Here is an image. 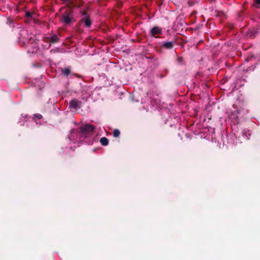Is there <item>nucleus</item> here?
<instances>
[{
  "mask_svg": "<svg viewBox=\"0 0 260 260\" xmlns=\"http://www.w3.org/2000/svg\"><path fill=\"white\" fill-rule=\"evenodd\" d=\"M61 21L66 24H70L75 21L73 11L71 9L67 10L61 14Z\"/></svg>",
  "mask_w": 260,
  "mask_h": 260,
  "instance_id": "nucleus-1",
  "label": "nucleus"
},
{
  "mask_svg": "<svg viewBox=\"0 0 260 260\" xmlns=\"http://www.w3.org/2000/svg\"><path fill=\"white\" fill-rule=\"evenodd\" d=\"M95 129V127L92 125L86 124L80 127V133L82 135H86L90 133L93 132Z\"/></svg>",
  "mask_w": 260,
  "mask_h": 260,
  "instance_id": "nucleus-2",
  "label": "nucleus"
},
{
  "mask_svg": "<svg viewBox=\"0 0 260 260\" xmlns=\"http://www.w3.org/2000/svg\"><path fill=\"white\" fill-rule=\"evenodd\" d=\"M81 14L83 15L81 21L84 23V25L87 27H89L91 25V21L90 19L89 16L85 11H82Z\"/></svg>",
  "mask_w": 260,
  "mask_h": 260,
  "instance_id": "nucleus-3",
  "label": "nucleus"
},
{
  "mask_svg": "<svg viewBox=\"0 0 260 260\" xmlns=\"http://www.w3.org/2000/svg\"><path fill=\"white\" fill-rule=\"evenodd\" d=\"M69 107L74 109H80L81 107V102L77 99H74L70 102Z\"/></svg>",
  "mask_w": 260,
  "mask_h": 260,
  "instance_id": "nucleus-4",
  "label": "nucleus"
},
{
  "mask_svg": "<svg viewBox=\"0 0 260 260\" xmlns=\"http://www.w3.org/2000/svg\"><path fill=\"white\" fill-rule=\"evenodd\" d=\"M151 36L155 37L156 35H161L162 33V29L158 26H154L150 30ZM157 38V37H156Z\"/></svg>",
  "mask_w": 260,
  "mask_h": 260,
  "instance_id": "nucleus-5",
  "label": "nucleus"
},
{
  "mask_svg": "<svg viewBox=\"0 0 260 260\" xmlns=\"http://www.w3.org/2000/svg\"><path fill=\"white\" fill-rule=\"evenodd\" d=\"M174 46L173 42H165L163 43L162 46L167 49H171Z\"/></svg>",
  "mask_w": 260,
  "mask_h": 260,
  "instance_id": "nucleus-6",
  "label": "nucleus"
},
{
  "mask_svg": "<svg viewBox=\"0 0 260 260\" xmlns=\"http://www.w3.org/2000/svg\"><path fill=\"white\" fill-rule=\"evenodd\" d=\"M59 39L56 35H53L50 37V42L51 43H55L59 41Z\"/></svg>",
  "mask_w": 260,
  "mask_h": 260,
  "instance_id": "nucleus-7",
  "label": "nucleus"
},
{
  "mask_svg": "<svg viewBox=\"0 0 260 260\" xmlns=\"http://www.w3.org/2000/svg\"><path fill=\"white\" fill-rule=\"evenodd\" d=\"M61 1L63 2L64 3H67L68 4H67V6L68 8H71V7H75L73 0H61Z\"/></svg>",
  "mask_w": 260,
  "mask_h": 260,
  "instance_id": "nucleus-8",
  "label": "nucleus"
},
{
  "mask_svg": "<svg viewBox=\"0 0 260 260\" xmlns=\"http://www.w3.org/2000/svg\"><path fill=\"white\" fill-rule=\"evenodd\" d=\"M61 73L65 76H68L71 73V70L69 68L62 69Z\"/></svg>",
  "mask_w": 260,
  "mask_h": 260,
  "instance_id": "nucleus-9",
  "label": "nucleus"
},
{
  "mask_svg": "<svg viewBox=\"0 0 260 260\" xmlns=\"http://www.w3.org/2000/svg\"><path fill=\"white\" fill-rule=\"evenodd\" d=\"M100 143L103 146H107L109 143L108 139L106 137H102L100 140Z\"/></svg>",
  "mask_w": 260,
  "mask_h": 260,
  "instance_id": "nucleus-10",
  "label": "nucleus"
},
{
  "mask_svg": "<svg viewBox=\"0 0 260 260\" xmlns=\"http://www.w3.org/2000/svg\"><path fill=\"white\" fill-rule=\"evenodd\" d=\"M32 13L29 11H27L25 13V17L28 18V21H30L32 19Z\"/></svg>",
  "mask_w": 260,
  "mask_h": 260,
  "instance_id": "nucleus-11",
  "label": "nucleus"
},
{
  "mask_svg": "<svg viewBox=\"0 0 260 260\" xmlns=\"http://www.w3.org/2000/svg\"><path fill=\"white\" fill-rule=\"evenodd\" d=\"M120 134V132L119 129H115L113 131V136L114 137H118Z\"/></svg>",
  "mask_w": 260,
  "mask_h": 260,
  "instance_id": "nucleus-12",
  "label": "nucleus"
},
{
  "mask_svg": "<svg viewBox=\"0 0 260 260\" xmlns=\"http://www.w3.org/2000/svg\"><path fill=\"white\" fill-rule=\"evenodd\" d=\"M260 5V0H255L254 2L252 4V7L258 8Z\"/></svg>",
  "mask_w": 260,
  "mask_h": 260,
  "instance_id": "nucleus-13",
  "label": "nucleus"
},
{
  "mask_svg": "<svg viewBox=\"0 0 260 260\" xmlns=\"http://www.w3.org/2000/svg\"><path fill=\"white\" fill-rule=\"evenodd\" d=\"M42 40L44 42H50V37L44 36L43 37Z\"/></svg>",
  "mask_w": 260,
  "mask_h": 260,
  "instance_id": "nucleus-14",
  "label": "nucleus"
},
{
  "mask_svg": "<svg viewBox=\"0 0 260 260\" xmlns=\"http://www.w3.org/2000/svg\"><path fill=\"white\" fill-rule=\"evenodd\" d=\"M177 61L178 63H181L183 61V58L181 56H179L177 58Z\"/></svg>",
  "mask_w": 260,
  "mask_h": 260,
  "instance_id": "nucleus-15",
  "label": "nucleus"
},
{
  "mask_svg": "<svg viewBox=\"0 0 260 260\" xmlns=\"http://www.w3.org/2000/svg\"><path fill=\"white\" fill-rule=\"evenodd\" d=\"M34 116L39 119H40L42 118V116L40 114H36L34 115Z\"/></svg>",
  "mask_w": 260,
  "mask_h": 260,
  "instance_id": "nucleus-16",
  "label": "nucleus"
},
{
  "mask_svg": "<svg viewBox=\"0 0 260 260\" xmlns=\"http://www.w3.org/2000/svg\"><path fill=\"white\" fill-rule=\"evenodd\" d=\"M123 6V3L121 2H119L118 3V7L119 8H121Z\"/></svg>",
  "mask_w": 260,
  "mask_h": 260,
  "instance_id": "nucleus-17",
  "label": "nucleus"
},
{
  "mask_svg": "<svg viewBox=\"0 0 260 260\" xmlns=\"http://www.w3.org/2000/svg\"><path fill=\"white\" fill-rule=\"evenodd\" d=\"M78 1H79L80 3H81V4H79L77 6L78 8H79V7H80L83 4L84 2L82 0H78Z\"/></svg>",
  "mask_w": 260,
  "mask_h": 260,
  "instance_id": "nucleus-18",
  "label": "nucleus"
},
{
  "mask_svg": "<svg viewBox=\"0 0 260 260\" xmlns=\"http://www.w3.org/2000/svg\"><path fill=\"white\" fill-rule=\"evenodd\" d=\"M58 51V49L57 50H55V49H51L50 52V53H56V52Z\"/></svg>",
  "mask_w": 260,
  "mask_h": 260,
  "instance_id": "nucleus-19",
  "label": "nucleus"
}]
</instances>
